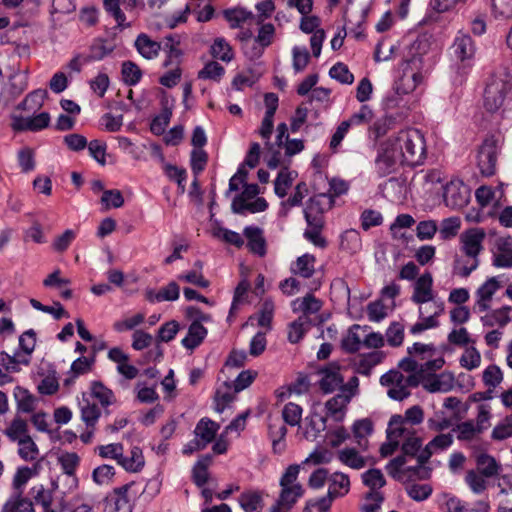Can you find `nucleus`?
<instances>
[{
    "mask_svg": "<svg viewBox=\"0 0 512 512\" xmlns=\"http://www.w3.org/2000/svg\"><path fill=\"white\" fill-rule=\"evenodd\" d=\"M303 409L300 405L289 402L282 409V418L287 425L297 426L302 419Z\"/></svg>",
    "mask_w": 512,
    "mask_h": 512,
    "instance_id": "57",
    "label": "nucleus"
},
{
    "mask_svg": "<svg viewBox=\"0 0 512 512\" xmlns=\"http://www.w3.org/2000/svg\"><path fill=\"white\" fill-rule=\"evenodd\" d=\"M484 326H499L504 327L512 320V307L505 306L493 310L482 317Z\"/></svg>",
    "mask_w": 512,
    "mask_h": 512,
    "instance_id": "36",
    "label": "nucleus"
},
{
    "mask_svg": "<svg viewBox=\"0 0 512 512\" xmlns=\"http://www.w3.org/2000/svg\"><path fill=\"white\" fill-rule=\"evenodd\" d=\"M315 262V257L306 253L296 259L291 266V271L303 278H310L315 272Z\"/></svg>",
    "mask_w": 512,
    "mask_h": 512,
    "instance_id": "38",
    "label": "nucleus"
},
{
    "mask_svg": "<svg viewBox=\"0 0 512 512\" xmlns=\"http://www.w3.org/2000/svg\"><path fill=\"white\" fill-rule=\"evenodd\" d=\"M117 464L127 472H140L145 466V458L142 449L138 446H133L127 454H124L123 451Z\"/></svg>",
    "mask_w": 512,
    "mask_h": 512,
    "instance_id": "26",
    "label": "nucleus"
},
{
    "mask_svg": "<svg viewBox=\"0 0 512 512\" xmlns=\"http://www.w3.org/2000/svg\"><path fill=\"white\" fill-rule=\"evenodd\" d=\"M333 454L325 448H319L312 451L302 462L301 467L306 465H321L328 464L332 461Z\"/></svg>",
    "mask_w": 512,
    "mask_h": 512,
    "instance_id": "58",
    "label": "nucleus"
},
{
    "mask_svg": "<svg viewBox=\"0 0 512 512\" xmlns=\"http://www.w3.org/2000/svg\"><path fill=\"white\" fill-rule=\"evenodd\" d=\"M350 491V479L342 472H334L328 479V492L334 499L344 497Z\"/></svg>",
    "mask_w": 512,
    "mask_h": 512,
    "instance_id": "29",
    "label": "nucleus"
},
{
    "mask_svg": "<svg viewBox=\"0 0 512 512\" xmlns=\"http://www.w3.org/2000/svg\"><path fill=\"white\" fill-rule=\"evenodd\" d=\"M319 376V387L324 393H331L338 388L342 389L344 378L338 365H327L319 371Z\"/></svg>",
    "mask_w": 512,
    "mask_h": 512,
    "instance_id": "19",
    "label": "nucleus"
},
{
    "mask_svg": "<svg viewBox=\"0 0 512 512\" xmlns=\"http://www.w3.org/2000/svg\"><path fill=\"white\" fill-rule=\"evenodd\" d=\"M384 357L385 354L382 351H373L360 356L356 363L357 372L363 375H369L371 370L383 361Z\"/></svg>",
    "mask_w": 512,
    "mask_h": 512,
    "instance_id": "41",
    "label": "nucleus"
},
{
    "mask_svg": "<svg viewBox=\"0 0 512 512\" xmlns=\"http://www.w3.org/2000/svg\"><path fill=\"white\" fill-rule=\"evenodd\" d=\"M367 326L353 325L342 339V347L348 352H356L363 346Z\"/></svg>",
    "mask_w": 512,
    "mask_h": 512,
    "instance_id": "33",
    "label": "nucleus"
},
{
    "mask_svg": "<svg viewBox=\"0 0 512 512\" xmlns=\"http://www.w3.org/2000/svg\"><path fill=\"white\" fill-rule=\"evenodd\" d=\"M470 199L469 188L459 179H452L444 186L443 200L451 209H461Z\"/></svg>",
    "mask_w": 512,
    "mask_h": 512,
    "instance_id": "11",
    "label": "nucleus"
},
{
    "mask_svg": "<svg viewBox=\"0 0 512 512\" xmlns=\"http://www.w3.org/2000/svg\"><path fill=\"white\" fill-rule=\"evenodd\" d=\"M92 397L97 399L99 403L106 407L115 402V395L111 389L106 387L102 382L93 381L90 386Z\"/></svg>",
    "mask_w": 512,
    "mask_h": 512,
    "instance_id": "47",
    "label": "nucleus"
},
{
    "mask_svg": "<svg viewBox=\"0 0 512 512\" xmlns=\"http://www.w3.org/2000/svg\"><path fill=\"white\" fill-rule=\"evenodd\" d=\"M354 396L355 391L353 388H342L337 395L328 399L324 405L326 415L324 417H320V423L318 427H315L313 421H311L312 428L315 430V432L310 433L307 431L306 438H316L317 434L325 429L327 418H330L336 422H342L346 417L347 407Z\"/></svg>",
    "mask_w": 512,
    "mask_h": 512,
    "instance_id": "4",
    "label": "nucleus"
},
{
    "mask_svg": "<svg viewBox=\"0 0 512 512\" xmlns=\"http://www.w3.org/2000/svg\"><path fill=\"white\" fill-rule=\"evenodd\" d=\"M387 473L397 480H404L406 478V473L410 471L406 468V456H398L392 459L386 465Z\"/></svg>",
    "mask_w": 512,
    "mask_h": 512,
    "instance_id": "59",
    "label": "nucleus"
},
{
    "mask_svg": "<svg viewBox=\"0 0 512 512\" xmlns=\"http://www.w3.org/2000/svg\"><path fill=\"white\" fill-rule=\"evenodd\" d=\"M361 450L353 447H346L338 451V460L345 466L355 470L364 468L367 465V457L361 454Z\"/></svg>",
    "mask_w": 512,
    "mask_h": 512,
    "instance_id": "30",
    "label": "nucleus"
},
{
    "mask_svg": "<svg viewBox=\"0 0 512 512\" xmlns=\"http://www.w3.org/2000/svg\"><path fill=\"white\" fill-rule=\"evenodd\" d=\"M322 301L313 294H306L304 297H298L291 302V308L294 313H300L306 320H311L310 316L318 313L322 308Z\"/></svg>",
    "mask_w": 512,
    "mask_h": 512,
    "instance_id": "22",
    "label": "nucleus"
},
{
    "mask_svg": "<svg viewBox=\"0 0 512 512\" xmlns=\"http://www.w3.org/2000/svg\"><path fill=\"white\" fill-rule=\"evenodd\" d=\"M486 233L483 228H470L460 235L461 251L465 256L478 257L483 250Z\"/></svg>",
    "mask_w": 512,
    "mask_h": 512,
    "instance_id": "14",
    "label": "nucleus"
},
{
    "mask_svg": "<svg viewBox=\"0 0 512 512\" xmlns=\"http://www.w3.org/2000/svg\"><path fill=\"white\" fill-rule=\"evenodd\" d=\"M1 512H34V508L30 500L15 494L5 502Z\"/></svg>",
    "mask_w": 512,
    "mask_h": 512,
    "instance_id": "48",
    "label": "nucleus"
},
{
    "mask_svg": "<svg viewBox=\"0 0 512 512\" xmlns=\"http://www.w3.org/2000/svg\"><path fill=\"white\" fill-rule=\"evenodd\" d=\"M133 483L125 484L113 490L107 498L106 508L109 512H131V494Z\"/></svg>",
    "mask_w": 512,
    "mask_h": 512,
    "instance_id": "17",
    "label": "nucleus"
},
{
    "mask_svg": "<svg viewBox=\"0 0 512 512\" xmlns=\"http://www.w3.org/2000/svg\"><path fill=\"white\" fill-rule=\"evenodd\" d=\"M384 498L379 491H370L366 494L361 506V512H379Z\"/></svg>",
    "mask_w": 512,
    "mask_h": 512,
    "instance_id": "64",
    "label": "nucleus"
},
{
    "mask_svg": "<svg viewBox=\"0 0 512 512\" xmlns=\"http://www.w3.org/2000/svg\"><path fill=\"white\" fill-rule=\"evenodd\" d=\"M29 70L27 68L23 70L15 71L9 78V87L13 95H20L28 87Z\"/></svg>",
    "mask_w": 512,
    "mask_h": 512,
    "instance_id": "54",
    "label": "nucleus"
},
{
    "mask_svg": "<svg viewBox=\"0 0 512 512\" xmlns=\"http://www.w3.org/2000/svg\"><path fill=\"white\" fill-rule=\"evenodd\" d=\"M428 50L429 43L425 38L416 39L406 48L400 64L401 73L396 82L398 93H412L425 83L430 71L426 60Z\"/></svg>",
    "mask_w": 512,
    "mask_h": 512,
    "instance_id": "2",
    "label": "nucleus"
},
{
    "mask_svg": "<svg viewBox=\"0 0 512 512\" xmlns=\"http://www.w3.org/2000/svg\"><path fill=\"white\" fill-rule=\"evenodd\" d=\"M433 298H436L433 291V278L429 272H426L415 281L411 300L417 303L427 302Z\"/></svg>",
    "mask_w": 512,
    "mask_h": 512,
    "instance_id": "25",
    "label": "nucleus"
},
{
    "mask_svg": "<svg viewBox=\"0 0 512 512\" xmlns=\"http://www.w3.org/2000/svg\"><path fill=\"white\" fill-rule=\"evenodd\" d=\"M501 288L499 277H490L482 283L475 292V308L479 312L487 311L496 292Z\"/></svg>",
    "mask_w": 512,
    "mask_h": 512,
    "instance_id": "16",
    "label": "nucleus"
},
{
    "mask_svg": "<svg viewBox=\"0 0 512 512\" xmlns=\"http://www.w3.org/2000/svg\"><path fill=\"white\" fill-rule=\"evenodd\" d=\"M135 46L138 52L146 59L155 58L161 49L160 44L152 40L146 34H140L137 37Z\"/></svg>",
    "mask_w": 512,
    "mask_h": 512,
    "instance_id": "42",
    "label": "nucleus"
},
{
    "mask_svg": "<svg viewBox=\"0 0 512 512\" xmlns=\"http://www.w3.org/2000/svg\"><path fill=\"white\" fill-rule=\"evenodd\" d=\"M452 49L455 57L460 61L471 59L475 53V46L471 37L463 33L456 36Z\"/></svg>",
    "mask_w": 512,
    "mask_h": 512,
    "instance_id": "34",
    "label": "nucleus"
},
{
    "mask_svg": "<svg viewBox=\"0 0 512 512\" xmlns=\"http://www.w3.org/2000/svg\"><path fill=\"white\" fill-rule=\"evenodd\" d=\"M208 330L204 325L198 323H190L186 336L182 339L181 344L188 350L198 347L206 338Z\"/></svg>",
    "mask_w": 512,
    "mask_h": 512,
    "instance_id": "35",
    "label": "nucleus"
},
{
    "mask_svg": "<svg viewBox=\"0 0 512 512\" xmlns=\"http://www.w3.org/2000/svg\"><path fill=\"white\" fill-rule=\"evenodd\" d=\"M4 434L11 441L17 443L30 436L28 433V424L21 418H14L5 429Z\"/></svg>",
    "mask_w": 512,
    "mask_h": 512,
    "instance_id": "44",
    "label": "nucleus"
},
{
    "mask_svg": "<svg viewBox=\"0 0 512 512\" xmlns=\"http://www.w3.org/2000/svg\"><path fill=\"white\" fill-rule=\"evenodd\" d=\"M80 413L81 420L86 424L87 427L92 428L95 427L101 416V411L98 406L85 398H83L82 402H80Z\"/></svg>",
    "mask_w": 512,
    "mask_h": 512,
    "instance_id": "45",
    "label": "nucleus"
},
{
    "mask_svg": "<svg viewBox=\"0 0 512 512\" xmlns=\"http://www.w3.org/2000/svg\"><path fill=\"white\" fill-rule=\"evenodd\" d=\"M508 91L509 85L503 78L492 77L484 91V106L486 109L491 112L497 111L503 105Z\"/></svg>",
    "mask_w": 512,
    "mask_h": 512,
    "instance_id": "10",
    "label": "nucleus"
},
{
    "mask_svg": "<svg viewBox=\"0 0 512 512\" xmlns=\"http://www.w3.org/2000/svg\"><path fill=\"white\" fill-rule=\"evenodd\" d=\"M14 396L19 410L28 413L36 408L37 400L28 390L17 387Z\"/></svg>",
    "mask_w": 512,
    "mask_h": 512,
    "instance_id": "55",
    "label": "nucleus"
},
{
    "mask_svg": "<svg viewBox=\"0 0 512 512\" xmlns=\"http://www.w3.org/2000/svg\"><path fill=\"white\" fill-rule=\"evenodd\" d=\"M311 326V320L305 316H299L288 327V340L291 343H298Z\"/></svg>",
    "mask_w": 512,
    "mask_h": 512,
    "instance_id": "50",
    "label": "nucleus"
},
{
    "mask_svg": "<svg viewBox=\"0 0 512 512\" xmlns=\"http://www.w3.org/2000/svg\"><path fill=\"white\" fill-rule=\"evenodd\" d=\"M249 288H250V284L246 279L241 280L239 282V284L237 285L235 292H234V297H233L232 305H231V308L229 311V315L227 317L228 322L232 321V319L235 316V314L237 313L240 305L245 303L246 297H247V292H248Z\"/></svg>",
    "mask_w": 512,
    "mask_h": 512,
    "instance_id": "49",
    "label": "nucleus"
},
{
    "mask_svg": "<svg viewBox=\"0 0 512 512\" xmlns=\"http://www.w3.org/2000/svg\"><path fill=\"white\" fill-rule=\"evenodd\" d=\"M301 465H289L282 474L279 485L281 487L279 500L271 508V512H288L293 505L304 495V488L298 482Z\"/></svg>",
    "mask_w": 512,
    "mask_h": 512,
    "instance_id": "3",
    "label": "nucleus"
},
{
    "mask_svg": "<svg viewBox=\"0 0 512 512\" xmlns=\"http://www.w3.org/2000/svg\"><path fill=\"white\" fill-rule=\"evenodd\" d=\"M395 302H385L381 299L371 302L367 306L368 318L372 322H380L394 309Z\"/></svg>",
    "mask_w": 512,
    "mask_h": 512,
    "instance_id": "40",
    "label": "nucleus"
},
{
    "mask_svg": "<svg viewBox=\"0 0 512 512\" xmlns=\"http://www.w3.org/2000/svg\"><path fill=\"white\" fill-rule=\"evenodd\" d=\"M471 457L476 464V471L486 475V477H496L502 470V465L496 458L487 452L481 450L478 446L472 447Z\"/></svg>",
    "mask_w": 512,
    "mask_h": 512,
    "instance_id": "15",
    "label": "nucleus"
},
{
    "mask_svg": "<svg viewBox=\"0 0 512 512\" xmlns=\"http://www.w3.org/2000/svg\"><path fill=\"white\" fill-rule=\"evenodd\" d=\"M363 483L371 489L378 491L386 484L383 473L379 469H369L362 474Z\"/></svg>",
    "mask_w": 512,
    "mask_h": 512,
    "instance_id": "60",
    "label": "nucleus"
},
{
    "mask_svg": "<svg viewBox=\"0 0 512 512\" xmlns=\"http://www.w3.org/2000/svg\"><path fill=\"white\" fill-rule=\"evenodd\" d=\"M499 147L494 138L486 139L478 152V167L484 176H492L496 171Z\"/></svg>",
    "mask_w": 512,
    "mask_h": 512,
    "instance_id": "12",
    "label": "nucleus"
},
{
    "mask_svg": "<svg viewBox=\"0 0 512 512\" xmlns=\"http://www.w3.org/2000/svg\"><path fill=\"white\" fill-rule=\"evenodd\" d=\"M57 487L58 485L52 482L49 488L43 484H36L31 488V497L36 504L41 505L43 512H64L66 510V505L62 499L59 501L54 499L53 494Z\"/></svg>",
    "mask_w": 512,
    "mask_h": 512,
    "instance_id": "9",
    "label": "nucleus"
},
{
    "mask_svg": "<svg viewBox=\"0 0 512 512\" xmlns=\"http://www.w3.org/2000/svg\"><path fill=\"white\" fill-rule=\"evenodd\" d=\"M296 177L297 173L295 171H290L288 169L281 170L274 181L275 194L280 198L285 197Z\"/></svg>",
    "mask_w": 512,
    "mask_h": 512,
    "instance_id": "43",
    "label": "nucleus"
},
{
    "mask_svg": "<svg viewBox=\"0 0 512 512\" xmlns=\"http://www.w3.org/2000/svg\"><path fill=\"white\" fill-rule=\"evenodd\" d=\"M492 254L494 266L499 268L512 267V238L509 236L496 238Z\"/></svg>",
    "mask_w": 512,
    "mask_h": 512,
    "instance_id": "18",
    "label": "nucleus"
},
{
    "mask_svg": "<svg viewBox=\"0 0 512 512\" xmlns=\"http://www.w3.org/2000/svg\"><path fill=\"white\" fill-rule=\"evenodd\" d=\"M145 320L144 313H136L131 316H127L121 320L116 321L113 324V328L117 332H125L129 330H133L136 327L140 326Z\"/></svg>",
    "mask_w": 512,
    "mask_h": 512,
    "instance_id": "61",
    "label": "nucleus"
},
{
    "mask_svg": "<svg viewBox=\"0 0 512 512\" xmlns=\"http://www.w3.org/2000/svg\"><path fill=\"white\" fill-rule=\"evenodd\" d=\"M36 346V335L33 330H27L19 337L21 351L9 355L5 352L0 354L1 364L9 371H18L19 365H28L30 355Z\"/></svg>",
    "mask_w": 512,
    "mask_h": 512,
    "instance_id": "6",
    "label": "nucleus"
},
{
    "mask_svg": "<svg viewBox=\"0 0 512 512\" xmlns=\"http://www.w3.org/2000/svg\"><path fill=\"white\" fill-rule=\"evenodd\" d=\"M58 461L65 473V475H69V479L75 485L77 483V477L75 475V470L79 465L80 458L74 452H65L62 453L58 457Z\"/></svg>",
    "mask_w": 512,
    "mask_h": 512,
    "instance_id": "46",
    "label": "nucleus"
},
{
    "mask_svg": "<svg viewBox=\"0 0 512 512\" xmlns=\"http://www.w3.org/2000/svg\"><path fill=\"white\" fill-rule=\"evenodd\" d=\"M417 376L419 384L430 393H447L455 386L454 375L450 372L430 375L419 374Z\"/></svg>",
    "mask_w": 512,
    "mask_h": 512,
    "instance_id": "13",
    "label": "nucleus"
},
{
    "mask_svg": "<svg viewBox=\"0 0 512 512\" xmlns=\"http://www.w3.org/2000/svg\"><path fill=\"white\" fill-rule=\"evenodd\" d=\"M402 451L405 456H414L419 451L422 440L417 436L415 430H411V433L402 435Z\"/></svg>",
    "mask_w": 512,
    "mask_h": 512,
    "instance_id": "62",
    "label": "nucleus"
},
{
    "mask_svg": "<svg viewBox=\"0 0 512 512\" xmlns=\"http://www.w3.org/2000/svg\"><path fill=\"white\" fill-rule=\"evenodd\" d=\"M453 432L455 433L457 440L465 443L471 450L473 446H477L476 442L480 440L483 433L478 428L477 424H474V420H466L458 423L453 428Z\"/></svg>",
    "mask_w": 512,
    "mask_h": 512,
    "instance_id": "21",
    "label": "nucleus"
},
{
    "mask_svg": "<svg viewBox=\"0 0 512 512\" xmlns=\"http://www.w3.org/2000/svg\"><path fill=\"white\" fill-rule=\"evenodd\" d=\"M401 424L400 418H395L393 421H389L386 430L387 441L380 447V454L382 457H388L398 449L403 435Z\"/></svg>",
    "mask_w": 512,
    "mask_h": 512,
    "instance_id": "20",
    "label": "nucleus"
},
{
    "mask_svg": "<svg viewBox=\"0 0 512 512\" xmlns=\"http://www.w3.org/2000/svg\"><path fill=\"white\" fill-rule=\"evenodd\" d=\"M479 266L476 256L459 257L455 260L453 271L461 277H468Z\"/></svg>",
    "mask_w": 512,
    "mask_h": 512,
    "instance_id": "51",
    "label": "nucleus"
},
{
    "mask_svg": "<svg viewBox=\"0 0 512 512\" xmlns=\"http://www.w3.org/2000/svg\"><path fill=\"white\" fill-rule=\"evenodd\" d=\"M259 194L257 184L244 185L242 193L236 196L232 201V211L237 214L245 212L257 213L264 211L268 204L262 197L255 198Z\"/></svg>",
    "mask_w": 512,
    "mask_h": 512,
    "instance_id": "8",
    "label": "nucleus"
},
{
    "mask_svg": "<svg viewBox=\"0 0 512 512\" xmlns=\"http://www.w3.org/2000/svg\"><path fill=\"white\" fill-rule=\"evenodd\" d=\"M218 430L219 425L216 422L206 418L201 419L194 431L196 449H203L212 442Z\"/></svg>",
    "mask_w": 512,
    "mask_h": 512,
    "instance_id": "23",
    "label": "nucleus"
},
{
    "mask_svg": "<svg viewBox=\"0 0 512 512\" xmlns=\"http://www.w3.org/2000/svg\"><path fill=\"white\" fill-rule=\"evenodd\" d=\"M240 507L245 512H261L264 508V492L259 490H247L238 498Z\"/></svg>",
    "mask_w": 512,
    "mask_h": 512,
    "instance_id": "28",
    "label": "nucleus"
},
{
    "mask_svg": "<svg viewBox=\"0 0 512 512\" xmlns=\"http://www.w3.org/2000/svg\"><path fill=\"white\" fill-rule=\"evenodd\" d=\"M488 478L489 477H486V475L479 473L475 469H470L466 472L464 481L472 493L481 495L485 493L489 487Z\"/></svg>",
    "mask_w": 512,
    "mask_h": 512,
    "instance_id": "37",
    "label": "nucleus"
},
{
    "mask_svg": "<svg viewBox=\"0 0 512 512\" xmlns=\"http://www.w3.org/2000/svg\"><path fill=\"white\" fill-rule=\"evenodd\" d=\"M395 418H400L401 420V428L403 429V434L411 433V430H415L412 426L418 425L422 423L424 420V411L418 406L414 405L408 408L404 415H393L389 421H393Z\"/></svg>",
    "mask_w": 512,
    "mask_h": 512,
    "instance_id": "32",
    "label": "nucleus"
},
{
    "mask_svg": "<svg viewBox=\"0 0 512 512\" xmlns=\"http://www.w3.org/2000/svg\"><path fill=\"white\" fill-rule=\"evenodd\" d=\"M460 365L467 370H474L481 364V354L475 347H467L459 359Z\"/></svg>",
    "mask_w": 512,
    "mask_h": 512,
    "instance_id": "63",
    "label": "nucleus"
},
{
    "mask_svg": "<svg viewBox=\"0 0 512 512\" xmlns=\"http://www.w3.org/2000/svg\"><path fill=\"white\" fill-rule=\"evenodd\" d=\"M389 398L401 401L410 395L409 388L419 385L417 375L404 376L401 372L390 370L380 378Z\"/></svg>",
    "mask_w": 512,
    "mask_h": 512,
    "instance_id": "5",
    "label": "nucleus"
},
{
    "mask_svg": "<svg viewBox=\"0 0 512 512\" xmlns=\"http://www.w3.org/2000/svg\"><path fill=\"white\" fill-rule=\"evenodd\" d=\"M18 455L24 460V461H35L38 459L40 455L39 448L37 444L34 442V440L31 438V436L23 439L22 441L18 442Z\"/></svg>",
    "mask_w": 512,
    "mask_h": 512,
    "instance_id": "53",
    "label": "nucleus"
},
{
    "mask_svg": "<svg viewBox=\"0 0 512 512\" xmlns=\"http://www.w3.org/2000/svg\"><path fill=\"white\" fill-rule=\"evenodd\" d=\"M46 96V90H34L24 98L19 107L27 112H35L42 107Z\"/></svg>",
    "mask_w": 512,
    "mask_h": 512,
    "instance_id": "52",
    "label": "nucleus"
},
{
    "mask_svg": "<svg viewBox=\"0 0 512 512\" xmlns=\"http://www.w3.org/2000/svg\"><path fill=\"white\" fill-rule=\"evenodd\" d=\"M243 233L247 239L249 250L254 254L264 256L266 253V242L262 229L256 226H247Z\"/></svg>",
    "mask_w": 512,
    "mask_h": 512,
    "instance_id": "31",
    "label": "nucleus"
},
{
    "mask_svg": "<svg viewBox=\"0 0 512 512\" xmlns=\"http://www.w3.org/2000/svg\"><path fill=\"white\" fill-rule=\"evenodd\" d=\"M351 431L357 447L361 451H367L369 448L368 438L373 433L372 421L367 418L356 420L351 427Z\"/></svg>",
    "mask_w": 512,
    "mask_h": 512,
    "instance_id": "27",
    "label": "nucleus"
},
{
    "mask_svg": "<svg viewBox=\"0 0 512 512\" xmlns=\"http://www.w3.org/2000/svg\"><path fill=\"white\" fill-rule=\"evenodd\" d=\"M426 153L424 135L417 129H407L390 136L381 143L375 159L380 177L391 174L399 165H418Z\"/></svg>",
    "mask_w": 512,
    "mask_h": 512,
    "instance_id": "1",
    "label": "nucleus"
},
{
    "mask_svg": "<svg viewBox=\"0 0 512 512\" xmlns=\"http://www.w3.org/2000/svg\"><path fill=\"white\" fill-rule=\"evenodd\" d=\"M419 320L411 326L412 334H419L423 331L433 329L439 326L438 318L444 312V302L438 298H433L427 302H417Z\"/></svg>",
    "mask_w": 512,
    "mask_h": 512,
    "instance_id": "7",
    "label": "nucleus"
},
{
    "mask_svg": "<svg viewBox=\"0 0 512 512\" xmlns=\"http://www.w3.org/2000/svg\"><path fill=\"white\" fill-rule=\"evenodd\" d=\"M211 54L214 58H218L224 62H230L233 57V51L229 43L224 38L215 39L211 45Z\"/></svg>",
    "mask_w": 512,
    "mask_h": 512,
    "instance_id": "56",
    "label": "nucleus"
},
{
    "mask_svg": "<svg viewBox=\"0 0 512 512\" xmlns=\"http://www.w3.org/2000/svg\"><path fill=\"white\" fill-rule=\"evenodd\" d=\"M238 392L234 391V386L231 383L224 382L221 384L215 393V410L219 413L234 400Z\"/></svg>",
    "mask_w": 512,
    "mask_h": 512,
    "instance_id": "39",
    "label": "nucleus"
},
{
    "mask_svg": "<svg viewBox=\"0 0 512 512\" xmlns=\"http://www.w3.org/2000/svg\"><path fill=\"white\" fill-rule=\"evenodd\" d=\"M453 443V437L451 434H438L431 441L427 443L424 450L420 452L418 455V465L417 467L420 469L421 465L427 461L431 455L443 451L450 447Z\"/></svg>",
    "mask_w": 512,
    "mask_h": 512,
    "instance_id": "24",
    "label": "nucleus"
}]
</instances>
